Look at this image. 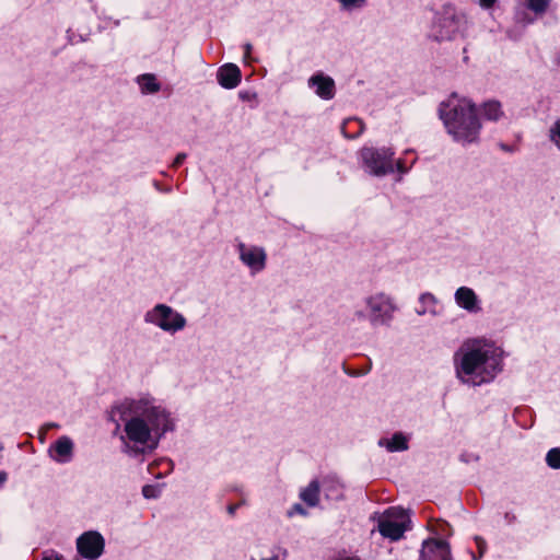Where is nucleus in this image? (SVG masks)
<instances>
[{
	"instance_id": "obj_1",
	"label": "nucleus",
	"mask_w": 560,
	"mask_h": 560,
	"mask_svg": "<svg viewBox=\"0 0 560 560\" xmlns=\"http://www.w3.org/2000/svg\"><path fill=\"white\" fill-rule=\"evenodd\" d=\"M116 411L125 422L126 446L136 451L155 448L161 436L172 429L168 413L147 398L126 400Z\"/></svg>"
},
{
	"instance_id": "obj_2",
	"label": "nucleus",
	"mask_w": 560,
	"mask_h": 560,
	"mask_svg": "<svg viewBox=\"0 0 560 560\" xmlns=\"http://www.w3.org/2000/svg\"><path fill=\"white\" fill-rule=\"evenodd\" d=\"M458 378L469 385L490 382L500 370L497 350L483 340H468L455 354Z\"/></svg>"
},
{
	"instance_id": "obj_3",
	"label": "nucleus",
	"mask_w": 560,
	"mask_h": 560,
	"mask_svg": "<svg viewBox=\"0 0 560 560\" xmlns=\"http://www.w3.org/2000/svg\"><path fill=\"white\" fill-rule=\"evenodd\" d=\"M448 132L462 143L476 141L480 130L475 106L469 100L453 95L441 109Z\"/></svg>"
},
{
	"instance_id": "obj_4",
	"label": "nucleus",
	"mask_w": 560,
	"mask_h": 560,
	"mask_svg": "<svg viewBox=\"0 0 560 560\" xmlns=\"http://www.w3.org/2000/svg\"><path fill=\"white\" fill-rule=\"evenodd\" d=\"M466 14L453 7H444L433 24L432 34L436 39H455L463 37L468 31Z\"/></svg>"
},
{
	"instance_id": "obj_5",
	"label": "nucleus",
	"mask_w": 560,
	"mask_h": 560,
	"mask_svg": "<svg viewBox=\"0 0 560 560\" xmlns=\"http://www.w3.org/2000/svg\"><path fill=\"white\" fill-rule=\"evenodd\" d=\"M377 521V529L381 535L390 540H398L408 529L410 523L409 515L400 508H389L381 514L374 516Z\"/></svg>"
},
{
	"instance_id": "obj_6",
	"label": "nucleus",
	"mask_w": 560,
	"mask_h": 560,
	"mask_svg": "<svg viewBox=\"0 0 560 560\" xmlns=\"http://www.w3.org/2000/svg\"><path fill=\"white\" fill-rule=\"evenodd\" d=\"M145 322L170 332H176L186 325L184 316L165 304H158L149 311L145 314Z\"/></svg>"
},
{
	"instance_id": "obj_7",
	"label": "nucleus",
	"mask_w": 560,
	"mask_h": 560,
	"mask_svg": "<svg viewBox=\"0 0 560 560\" xmlns=\"http://www.w3.org/2000/svg\"><path fill=\"white\" fill-rule=\"evenodd\" d=\"M394 152L390 149L363 148L361 159L366 170L376 176L394 171Z\"/></svg>"
},
{
	"instance_id": "obj_8",
	"label": "nucleus",
	"mask_w": 560,
	"mask_h": 560,
	"mask_svg": "<svg viewBox=\"0 0 560 560\" xmlns=\"http://www.w3.org/2000/svg\"><path fill=\"white\" fill-rule=\"evenodd\" d=\"M368 314L358 311L357 316L359 318L368 317L373 324H384L392 318L395 311V306L390 299L385 294L378 293L369 296L365 300Z\"/></svg>"
},
{
	"instance_id": "obj_9",
	"label": "nucleus",
	"mask_w": 560,
	"mask_h": 560,
	"mask_svg": "<svg viewBox=\"0 0 560 560\" xmlns=\"http://www.w3.org/2000/svg\"><path fill=\"white\" fill-rule=\"evenodd\" d=\"M77 548L82 557L95 560L103 552L104 539L96 532H88L78 538Z\"/></svg>"
},
{
	"instance_id": "obj_10",
	"label": "nucleus",
	"mask_w": 560,
	"mask_h": 560,
	"mask_svg": "<svg viewBox=\"0 0 560 560\" xmlns=\"http://www.w3.org/2000/svg\"><path fill=\"white\" fill-rule=\"evenodd\" d=\"M241 260L254 272L260 271L266 265V253L262 248L244 244L238 245Z\"/></svg>"
},
{
	"instance_id": "obj_11",
	"label": "nucleus",
	"mask_w": 560,
	"mask_h": 560,
	"mask_svg": "<svg viewBox=\"0 0 560 560\" xmlns=\"http://www.w3.org/2000/svg\"><path fill=\"white\" fill-rule=\"evenodd\" d=\"M420 560H451L448 544L436 539L424 541Z\"/></svg>"
},
{
	"instance_id": "obj_12",
	"label": "nucleus",
	"mask_w": 560,
	"mask_h": 560,
	"mask_svg": "<svg viewBox=\"0 0 560 560\" xmlns=\"http://www.w3.org/2000/svg\"><path fill=\"white\" fill-rule=\"evenodd\" d=\"M217 79L224 89H234L241 81V71L237 66L226 63L219 69Z\"/></svg>"
},
{
	"instance_id": "obj_13",
	"label": "nucleus",
	"mask_w": 560,
	"mask_h": 560,
	"mask_svg": "<svg viewBox=\"0 0 560 560\" xmlns=\"http://www.w3.org/2000/svg\"><path fill=\"white\" fill-rule=\"evenodd\" d=\"M310 85L315 88V93L325 100L332 98L335 94V83L329 77L323 74H315L310 79Z\"/></svg>"
},
{
	"instance_id": "obj_14",
	"label": "nucleus",
	"mask_w": 560,
	"mask_h": 560,
	"mask_svg": "<svg viewBox=\"0 0 560 560\" xmlns=\"http://www.w3.org/2000/svg\"><path fill=\"white\" fill-rule=\"evenodd\" d=\"M72 451H73V443L72 441L67 438L62 436L58 439L54 445L50 447V456L59 462V463H66L69 462L72 457Z\"/></svg>"
},
{
	"instance_id": "obj_15",
	"label": "nucleus",
	"mask_w": 560,
	"mask_h": 560,
	"mask_svg": "<svg viewBox=\"0 0 560 560\" xmlns=\"http://www.w3.org/2000/svg\"><path fill=\"white\" fill-rule=\"evenodd\" d=\"M455 301L460 307L467 310L468 312H476L479 310L477 305V295L470 288L460 287L457 289L455 293Z\"/></svg>"
},
{
	"instance_id": "obj_16",
	"label": "nucleus",
	"mask_w": 560,
	"mask_h": 560,
	"mask_svg": "<svg viewBox=\"0 0 560 560\" xmlns=\"http://www.w3.org/2000/svg\"><path fill=\"white\" fill-rule=\"evenodd\" d=\"M380 445L385 446L389 452L405 451L408 448V440L401 433H396L389 440H381Z\"/></svg>"
},
{
	"instance_id": "obj_17",
	"label": "nucleus",
	"mask_w": 560,
	"mask_h": 560,
	"mask_svg": "<svg viewBox=\"0 0 560 560\" xmlns=\"http://www.w3.org/2000/svg\"><path fill=\"white\" fill-rule=\"evenodd\" d=\"M319 487L316 481H313L301 492V499L311 506L318 502Z\"/></svg>"
},
{
	"instance_id": "obj_18",
	"label": "nucleus",
	"mask_w": 560,
	"mask_h": 560,
	"mask_svg": "<svg viewBox=\"0 0 560 560\" xmlns=\"http://www.w3.org/2000/svg\"><path fill=\"white\" fill-rule=\"evenodd\" d=\"M138 82L143 93H155L160 90V84L153 74H143L139 77Z\"/></svg>"
},
{
	"instance_id": "obj_19",
	"label": "nucleus",
	"mask_w": 560,
	"mask_h": 560,
	"mask_svg": "<svg viewBox=\"0 0 560 560\" xmlns=\"http://www.w3.org/2000/svg\"><path fill=\"white\" fill-rule=\"evenodd\" d=\"M482 115L489 120H498L502 115V108L500 103L490 101L483 104Z\"/></svg>"
},
{
	"instance_id": "obj_20",
	"label": "nucleus",
	"mask_w": 560,
	"mask_h": 560,
	"mask_svg": "<svg viewBox=\"0 0 560 560\" xmlns=\"http://www.w3.org/2000/svg\"><path fill=\"white\" fill-rule=\"evenodd\" d=\"M421 307L417 308V313L422 315L425 313H435L436 300L432 294L425 293L420 296Z\"/></svg>"
},
{
	"instance_id": "obj_21",
	"label": "nucleus",
	"mask_w": 560,
	"mask_h": 560,
	"mask_svg": "<svg viewBox=\"0 0 560 560\" xmlns=\"http://www.w3.org/2000/svg\"><path fill=\"white\" fill-rule=\"evenodd\" d=\"M549 3H550V0H527L528 9L537 14H541V13L546 12Z\"/></svg>"
},
{
	"instance_id": "obj_22",
	"label": "nucleus",
	"mask_w": 560,
	"mask_h": 560,
	"mask_svg": "<svg viewBox=\"0 0 560 560\" xmlns=\"http://www.w3.org/2000/svg\"><path fill=\"white\" fill-rule=\"evenodd\" d=\"M547 464L553 468H560V448H552L547 453L546 456Z\"/></svg>"
},
{
	"instance_id": "obj_23",
	"label": "nucleus",
	"mask_w": 560,
	"mask_h": 560,
	"mask_svg": "<svg viewBox=\"0 0 560 560\" xmlns=\"http://www.w3.org/2000/svg\"><path fill=\"white\" fill-rule=\"evenodd\" d=\"M366 0H338L343 9L352 10L364 5Z\"/></svg>"
},
{
	"instance_id": "obj_24",
	"label": "nucleus",
	"mask_w": 560,
	"mask_h": 560,
	"mask_svg": "<svg viewBox=\"0 0 560 560\" xmlns=\"http://www.w3.org/2000/svg\"><path fill=\"white\" fill-rule=\"evenodd\" d=\"M551 139L556 145L560 149V119L556 121L551 129Z\"/></svg>"
},
{
	"instance_id": "obj_25",
	"label": "nucleus",
	"mask_w": 560,
	"mask_h": 560,
	"mask_svg": "<svg viewBox=\"0 0 560 560\" xmlns=\"http://www.w3.org/2000/svg\"><path fill=\"white\" fill-rule=\"evenodd\" d=\"M142 493L147 499L156 498L159 495V489L155 486H144Z\"/></svg>"
},
{
	"instance_id": "obj_26",
	"label": "nucleus",
	"mask_w": 560,
	"mask_h": 560,
	"mask_svg": "<svg viewBox=\"0 0 560 560\" xmlns=\"http://www.w3.org/2000/svg\"><path fill=\"white\" fill-rule=\"evenodd\" d=\"M42 560H62V557L55 551H46L43 553Z\"/></svg>"
},
{
	"instance_id": "obj_27",
	"label": "nucleus",
	"mask_w": 560,
	"mask_h": 560,
	"mask_svg": "<svg viewBox=\"0 0 560 560\" xmlns=\"http://www.w3.org/2000/svg\"><path fill=\"white\" fill-rule=\"evenodd\" d=\"M475 540H476L477 548L479 550V555H480V557H482V555H483V552L486 550V542L480 537H476Z\"/></svg>"
},
{
	"instance_id": "obj_28",
	"label": "nucleus",
	"mask_w": 560,
	"mask_h": 560,
	"mask_svg": "<svg viewBox=\"0 0 560 560\" xmlns=\"http://www.w3.org/2000/svg\"><path fill=\"white\" fill-rule=\"evenodd\" d=\"M495 2L497 0H479V4L483 9H490Z\"/></svg>"
},
{
	"instance_id": "obj_29",
	"label": "nucleus",
	"mask_w": 560,
	"mask_h": 560,
	"mask_svg": "<svg viewBox=\"0 0 560 560\" xmlns=\"http://www.w3.org/2000/svg\"><path fill=\"white\" fill-rule=\"evenodd\" d=\"M186 159V154L185 153H179L177 154V156L175 158L174 162H173V166L177 167L179 166Z\"/></svg>"
},
{
	"instance_id": "obj_30",
	"label": "nucleus",
	"mask_w": 560,
	"mask_h": 560,
	"mask_svg": "<svg viewBox=\"0 0 560 560\" xmlns=\"http://www.w3.org/2000/svg\"><path fill=\"white\" fill-rule=\"evenodd\" d=\"M397 167L400 172H406L407 171V167L404 166V163L401 160H398L397 161Z\"/></svg>"
},
{
	"instance_id": "obj_31",
	"label": "nucleus",
	"mask_w": 560,
	"mask_h": 560,
	"mask_svg": "<svg viewBox=\"0 0 560 560\" xmlns=\"http://www.w3.org/2000/svg\"><path fill=\"white\" fill-rule=\"evenodd\" d=\"M7 480V474L3 471H0V485H2Z\"/></svg>"
},
{
	"instance_id": "obj_32",
	"label": "nucleus",
	"mask_w": 560,
	"mask_h": 560,
	"mask_svg": "<svg viewBox=\"0 0 560 560\" xmlns=\"http://www.w3.org/2000/svg\"><path fill=\"white\" fill-rule=\"evenodd\" d=\"M250 48H252V47H250V45H249V44H246V45H245V52H246V56H247V55H249V52H250Z\"/></svg>"
},
{
	"instance_id": "obj_33",
	"label": "nucleus",
	"mask_w": 560,
	"mask_h": 560,
	"mask_svg": "<svg viewBox=\"0 0 560 560\" xmlns=\"http://www.w3.org/2000/svg\"><path fill=\"white\" fill-rule=\"evenodd\" d=\"M293 510H294L295 512H299V513H302V512H303V510H302V508H301L300 505H294Z\"/></svg>"
},
{
	"instance_id": "obj_34",
	"label": "nucleus",
	"mask_w": 560,
	"mask_h": 560,
	"mask_svg": "<svg viewBox=\"0 0 560 560\" xmlns=\"http://www.w3.org/2000/svg\"><path fill=\"white\" fill-rule=\"evenodd\" d=\"M149 471H150L151 474H153V465H150V466H149Z\"/></svg>"
},
{
	"instance_id": "obj_35",
	"label": "nucleus",
	"mask_w": 560,
	"mask_h": 560,
	"mask_svg": "<svg viewBox=\"0 0 560 560\" xmlns=\"http://www.w3.org/2000/svg\"><path fill=\"white\" fill-rule=\"evenodd\" d=\"M234 509H235L234 506H230V508H229L230 513H233V512H234Z\"/></svg>"
},
{
	"instance_id": "obj_36",
	"label": "nucleus",
	"mask_w": 560,
	"mask_h": 560,
	"mask_svg": "<svg viewBox=\"0 0 560 560\" xmlns=\"http://www.w3.org/2000/svg\"><path fill=\"white\" fill-rule=\"evenodd\" d=\"M161 464L166 465V466H167V468L170 467V463H168V462H166V460H165V462H162Z\"/></svg>"
}]
</instances>
